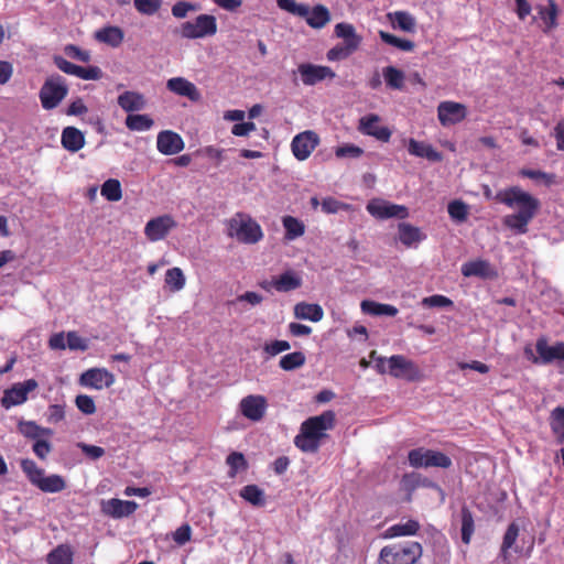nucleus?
<instances>
[{"mask_svg":"<svg viewBox=\"0 0 564 564\" xmlns=\"http://www.w3.org/2000/svg\"><path fill=\"white\" fill-rule=\"evenodd\" d=\"M39 387L35 379H28L23 382L14 383L7 389L1 398V405L10 409L15 405L23 404L28 400V394Z\"/></svg>","mask_w":564,"mask_h":564,"instance_id":"nucleus-10","label":"nucleus"},{"mask_svg":"<svg viewBox=\"0 0 564 564\" xmlns=\"http://www.w3.org/2000/svg\"><path fill=\"white\" fill-rule=\"evenodd\" d=\"M101 196L109 202H118L122 198L121 184L116 178L107 180L100 188Z\"/></svg>","mask_w":564,"mask_h":564,"instance_id":"nucleus-43","label":"nucleus"},{"mask_svg":"<svg viewBox=\"0 0 564 564\" xmlns=\"http://www.w3.org/2000/svg\"><path fill=\"white\" fill-rule=\"evenodd\" d=\"M278 7L294 15H305L307 13V4L297 3L294 0H276Z\"/></svg>","mask_w":564,"mask_h":564,"instance_id":"nucleus-53","label":"nucleus"},{"mask_svg":"<svg viewBox=\"0 0 564 564\" xmlns=\"http://www.w3.org/2000/svg\"><path fill=\"white\" fill-rule=\"evenodd\" d=\"M32 451L39 459L45 460L52 452V445L48 441L39 438L34 442Z\"/></svg>","mask_w":564,"mask_h":564,"instance_id":"nucleus-60","label":"nucleus"},{"mask_svg":"<svg viewBox=\"0 0 564 564\" xmlns=\"http://www.w3.org/2000/svg\"><path fill=\"white\" fill-rule=\"evenodd\" d=\"M154 124L153 119L148 115H128L126 118V127L131 131H148Z\"/></svg>","mask_w":564,"mask_h":564,"instance_id":"nucleus-41","label":"nucleus"},{"mask_svg":"<svg viewBox=\"0 0 564 564\" xmlns=\"http://www.w3.org/2000/svg\"><path fill=\"white\" fill-rule=\"evenodd\" d=\"M306 357L302 351H294L288 355H284L280 361L279 366L284 371H292L297 368H301L305 365Z\"/></svg>","mask_w":564,"mask_h":564,"instance_id":"nucleus-44","label":"nucleus"},{"mask_svg":"<svg viewBox=\"0 0 564 564\" xmlns=\"http://www.w3.org/2000/svg\"><path fill=\"white\" fill-rule=\"evenodd\" d=\"M78 448H80L82 453L93 460H97L105 455V449L97 445H90L86 443H78Z\"/></svg>","mask_w":564,"mask_h":564,"instance_id":"nucleus-62","label":"nucleus"},{"mask_svg":"<svg viewBox=\"0 0 564 564\" xmlns=\"http://www.w3.org/2000/svg\"><path fill=\"white\" fill-rule=\"evenodd\" d=\"M18 431L24 437L34 440V441L41 438L42 436H51L53 434L52 430L42 427L34 421H24V420H21L18 423Z\"/></svg>","mask_w":564,"mask_h":564,"instance_id":"nucleus-32","label":"nucleus"},{"mask_svg":"<svg viewBox=\"0 0 564 564\" xmlns=\"http://www.w3.org/2000/svg\"><path fill=\"white\" fill-rule=\"evenodd\" d=\"M300 17L313 29H322L330 21L329 11L323 4H317L313 9L307 6V13Z\"/></svg>","mask_w":564,"mask_h":564,"instance_id":"nucleus-25","label":"nucleus"},{"mask_svg":"<svg viewBox=\"0 0 564 564\" xmlns=\"http://www.w3.org/2000/svg\"><path fill=\"white\" fill-rule=\"evenodd\" d=\"M422 304L426 307H448L453 305V301L445 295L435 294L424 297Z\"/></svg>","mask_w":564,"mask_h":564,"instance_id":"nucleus-58","label":"nucleus"},{"mask_svg":"<svg viewBox=\"0 0 564 564\" xmlns=\"http://www.w3.org/2000/svg\"><path fill=\"white\" fill-rule=\"evenodd\" d=\"M380 117L371 113L359 120V131L362 134L371 135L381 142H388L391 138V130L386 126H380Z\"/></svg>","mask_w":564,"mask_h":564,"instance_id":"nucleus-18","label":"nucleus"},{"mask_svg":"<svg viewBox=\"0 0 564 564\" xmlns=\"http://www.w3.org/2000/svg\"><path fill=\"white\" fill-rule=\"evenodd\" d=\"M519 525L512 522L508 525L500 549L501 556L506 560L508 557L509 550L514 545L519 536Z\"/></svg>","mask_w":564,"mask_h":564,"instance_id":"nucleus-46","label":"nucleus"},{"mask_svg":"<svg viewBox=\"0 0 564 564\" xmlns=\"http://www.w3.org/2000/svg\"><path fill=\"white\" fill-rule=\"evenodd\" d=\"M494 199L509 208L518 207V212L506 215L502 218L505 227L516 235H524L529 230V224L540 209V200L519 186H511L497 192Z\"/></svg>","mask_w":564,"mask_h":564,"instance_id":"nucleus-1","label":"nucleus"},{"mask_svg":"<svg viewBox=\"0 0 564 564\" xmlns=\"http://www.w3.org/2000/svg\"><path fill=\"white\" fill-rule=\"evenodd\" d=\"M420 523L416 520L410 519L404 523H397L389 527L384 532V538L393 539L399 536L415 535L420 531Z\"/></svg>","mask_w":564,"mask_h":564,"instance_id":"nucleus-28","label":"nucleus"},{"mask_svg":"<svg viewBox=\"0 0 564 564\" xmlns=\"http://www.w3.org/2000/svg\"><path fill=\"white\" fill-rule=\"evenodd\" d=\"M164 281L171 292L181 291L186 282L183 271L177 267L166 271Z\"/></svg>","mask_w":564,"mask_h":564,"instance_id":"nucleus-42","label":"nucleus"},{"mask_svg":"<svg viewBox=\"0 0 564 564\" xmlns=\"http://www.w3.org/2000/svg\"><path fill=\"white\" fill-rule=\"evenodd\" d=\"M337 37L344 40L345 46L350 50H357L361 43V37L356 33L355 28L350 23L340 22L335 26Z\"/></svg>","mask_w":564,"mask_h":564,"instance_id":"nucleus-27","label":"nucleus"},{"mask_svg":"<svg viewBox=\"0 0 564 564\" xmlns=\"http://www.w3.org/2000/svg\"><path fill=\"white\" fill-rule=\"evenodd\" d=\"M79 382L84 387L101 390L113 384L115 376L105 368H91L82 373Z\"/></svg>","mask_w":564,"mask_h":564,"instance_id":"nucleus-17","label":"nucleus"},{"mask_svg":"<svg viewBox=\"0 0 564 564\" xmlns=\"http://www.w3.org/2000/svg\"><path fill=\"white\" fill-rule=\"evenodd\" d=\"M448 215L457 221H465L468 217V207L462 200H453L447 206Z\"/></svg>","mask_w":564,"mask_h":564,"instance_id":"nucleus-51","label":"nucleus"},{"mask_svg":"<svg viewBox=\"0 0 564 564\" xmlns=\"http://www.w3.org/2000/svg\"><path fill=\"white\" fill-rule=\"evenodd\" d=\"M282 224L285 229L284 238L286 240H294L305 232V225L302 220L293 216H284Z\"/></svg>","mask_w":564,"mask_h":564,"instance_id":"nucleus-34","label":"nucleus"},{"mask_svg":"<svg viewBox=\"0 0 564 564\" xmlns=\"http://www.w3.org/2000/svg\"><path fill=\"white\" fill-rule=\"evenodd\" d=\"M291 348V345L286 340H273L263 345V352L268 358L274 357L283 351Z\"/></svg>","mask_w":564,"mask_h":564,"instance_id":"nucleus-54","label":"nucleus"},{"mask_svg":"<svg viewBox=\"0 0 564 564\" xmlns=\"http://www.w3.org/2000/svg\"><path fill=\"white\" fill-rule=\"evenodd\" d=\"M68 87L61 75L47 77L40 89L39 97L41 105L45 110L56 108L67 96Z\"/></svg>","mask_w":564,"mask_h":564,"instance_id":"nucleus-6","label":"nucleus"},{"mask_svg":"<svg viewBox=\"0 0 564 564\" xmlns=\"http://www.w3.org/2000/svg\"><path fill=\"white\" fill-rule=\"evenodd\" d=\"M176 225V221L171 215H162L147 223L144 235L150 241H159L164 239Z\"/></svg>","mask_w":564,"mask_h":564,"instance_id":"nucleus-15","label":"nucleus"},{"mask_svg":"<svg viewBox=\"0 0 564 564\" xmlns=\"http://www.w3.org/2000/svg\"><path fill=\"white\" fill-rule=\"evenodd\" d=\"M20 467L31 485L45 494H57L66 489L67 484L63 476L57 474L45 475V470L30 458H23Z\"/></svg>","mask_w":564,"mask_h":564,"instance_id":"nucleus-3","label":"nucleus"},{"mask_svg":"<svg viewBox=\"0 0 564 564\" xmlns=\"http://www.w3.org/2000/svg\"><path fill=\"white\" fill-rule=\"evenodd\" d=\"M200 9L199 4L187 1H177L172 6V15L176 19H184L189 12H195Z\"/></svg>","mask_w":564,"mask_h":564,"instance_id":"nucleus-52","label":"nucleus"},{"mask_svg":"<svg viewBox=\"0 0 564 564\" xmlns=\"http://www.w3.org/2000/svg\"><path fill=\"white\" fill-rule=\"evenodd\" d=\"M393 22L405 32H414L415 19L405 11H397L393 13Z\"/></svg>","mask_w":564,"mask_h":564,"instance_id":"nucleus-50","label":"nucleus"},{"mask_svg":"<svg viewBox=\"0 0 564 564\" xmlns=\"http://www.w3.org/2000/svg\"><path fill=\"white\" fill-rule=\"evenodd\" d=\"M348 205L345 203H341L333 197L324 198L322 202V210L327 214H336L340 209H347Z\"/></svg>","mask_w":564,"mask_h":564,"instance_id":"nucleus-64","label":"nucleus"},{"mask_svg":"<svg viewBox=\"0 0 564 564\" xmlns=\"http://www.w3.org/2000/svg\"><path fill=\"white\" fill-rule=\"evenodd\" d=\"M275 290L278 292H290L302 285V280L292 271H286L275 278Z\"/></svg>","mask_w":564,"mask_h":564,"instance_id":"nucleus-35","label":"nucleus"},{"mask_svg":"<svg viewBox=\"0 0 564 564\" xmlns=\"http://www.w3.org/2000/svg\"><path fill=\"white\" fill-rule=\"evenodd\" d=\"M66 339H67V347L70 350L85 351L88 349L87 340L85 338L80 337L76 332H68Z\"/></svg>","mask_w":564,"mask_h":564,"instance_id":"nucleus-59","label":"nucleus"},{"mask_svg":"<svg viewBox=\"0 0 564 564\" xmlns=\"http://www.w3.org/2000/svg\"><path fill=\"white\" fill-rule=\"evenodd\" d=\"M47 564H73L74 550L69 544H58L46 555Z\"/></svg>","mask_w":564,"mask_h":564,"instance_id":"nucleus-31","label":"nucleus"},{"mask_svg":"<svg viewBox=\"0 0 564 564\" xmlns=\"http://www.w3.org/2000/svg\"><path fill=\"white\" fill-rule=\"evenodd\" d=\"M95 37L111 47H118L123 42L124 33L119 26H105L96 32Z\"/></svg>","mask_w":564,"mask_h":564,"instance_id":"nucleus-29","label":"nucleus"},{"mask_svg":"<svg viewBox=\"0 0 564 564\" xmlns=\"http://www.w3.org/2000/svg\"><path fill=\"white\" fill-rule=\"evenodd\" d=\"M386 84L391 89L401 90L404 87V73L394 66H387L382 70Z\"/></svg>","mask_w":564,"mask_h":564,"instance_id":"nucleus-40","label":"nucleus"},{"mask_svg":"<svg viewBox=\"0 0 564 564\" xmlns=\"http://www.w3.org/2000/svg\"><path fill=\"white\" fill-rule=\"evenodd\" d=\"M462 274L464 276L496 279L498 271L487 260H474L462 265Z\"/></svg>","mask_w":564,"mask_h":564,"instance_id":"nucleus-22","label":"nucleus"},{"mask_svg":"<svg viewBox=\"0 0 564 564\" xmlns=\"http://www.w3.org/2000/svg\"><path fill=\"white\" fill-rule=\"evenodd\" d=\"M364 153V150L360 147L355 144H344L341 147L336 148L335 155L339 159L341 158H359Z\"/></svg>","mask_w":564,"mask_h":564,"instance_id":"nucleus-57","label":"nucleus"},{"mask_svg":"<svg viewBox=\"0 0 564 564\" xmlns=\"http://www.w3.org/2000/svg\"><path fill=\"white\" fill-rule=\"evenodd\" d=\"M118 105L127 112L142 110L145 107V98L142 94L127 90L118 96Z\"/></svg>","mask_w":564,"mask_h":564,"instance_id":"nucleus-26","label":"nucleus"},{"mask_svg":"<svg viewBox=\"0 0 564 564\" xmlns=\"http://www.w3.org/2000/svg\"><path fill=\"white\" fill-rule=\"evenodd\" d=\"M319 144V137L312 130H306L296 134L291 142L293 155L299 161H305Z\"/></svg>","mask_w":564,"mask_h":564,"instance_id":"nucleus-12","label":"nucleus"},{"mask_svg":"<svg viewBox=\"0 0 564 564\" xmlns=\"http://www.w3.org/2000/svg\"><path fill=\"white\" fill-rule=\"evenodd\" d=\"M467 117L465 105L456 101H442L437 106V118L443 127L462 122Z\"/></svg>","mask_w":564,"mask_h":564,"instance_id":"nucleus-14","label":"nucleus"},{"mask_svg":"<svg viewBox=\"0 0 564 564\" xmlns=\"http://www.w3.org/2000/svg\"><path fill=\"white\" fill-rule=\"evenodd\" d=\"M297 70L301 75L302 83L306 86H313L325 79H333L336 76L330 67L311 63L300 64Z\"/></svg>","mask_w":564,"mask_h":564,"instance_id":"nucleus-16","label":"nucleus"},{"mask_svg":"<svg viewBox=\"0 0 564 564\" xmlns=\"http://www.w3.org/2000/svg\"><path fill=\"white\" fill-rule=\"evenodd\" d=\"M137 509L138 503L135 501L121 500L118 498L101 501V512L113 519L129 517L133 514Z\"/></svg>","mask_w":564,"mask_h":564,"instance_id":"nucleus-19","label":"nucleus"},{"mask_svg":"<svg viewBox=\"0 0 564 564\" xmlns=\"http://www.w3.org/2000/svg\"><path fill=\"white\" fill-rule=\"evenodd\" d=\"M336 415L332 410L305 420L300 433L294 438L295 446L304 453H316L322 441L327 437L326 432L335 426Z\"/></svg>","mask_w":564,"mask_h":564,"instance_id":"nucleus-2","label":"nucleus"},{"mask_svg":"<svg viewBox=\"0 0 564 564\" xmlns=\"http://www.w3.org/2000/svg\"><path fill=\"white\" fill-rule=\"evenodd\" d=\"M519 175L535 181H543L546 185H551L554 182V175L547 174L540 170L521 169Z\"/></svg>","mask_w":564,"mask_h":564,"instance_id":"nucleus-55","label":"nucleus"},{"mask_svg":"<svg viewBox=\"0 0 564 564\" xmlns=\"http://www.w3.org/2000/svg\"><path fill=\"white\" fill-rule=\"evenodd\" d=\"M399 239L404 246L411 247L414 242L422 240V235L417 227L401 223L399 224Z\"/></svg>","mask_w":564,"mask_h":564,"instance_id":"nucleus-38","label":"nucleus"},{"mask_svg":"<svg viewBox=\"0 0 564 564\" xmlns=\"http://www.w3.org/2000/svg\"><path fill=\"white\" fill-rule=\"evenodd\" d=\"M408 152L413 156L427 159L431 162H441L443 160L442 153L436 151L431 144L413 138L408 141Z\"/></svg>","mask_w":564,"mask_h":564,"instance_id":"nucleus-23","label":"nucleus"},{"mask_svg":"<svg viewBox=\"0 0 564 564\" xmlns=\"http://www.w3.org/2000/svg\"><path fill=\"white\" fill-rule=\"evenodd\" d=\"M367 212L379 219L399 218L409 216V210L403 205L393 204L383 199H372L367 204Z\"/></svg>","mask_w":564,"mask_h":564,"instance_id":"nucleus-11","label":"nucleus"},{"mask_svg":"<svg viewBox=\"0 0 564 564\" xmlns=\"http://www.w3.org/2000/svg\"><path fill=\"white\" fill-rule=\"evenodd\" d=\"M75 403L84 414H93L96 412V405L91 397L79 394L76 397Z\"/></svg>","mask_w":564,"mask_h":564,"instance_id":"nucleus-61","label":"nucleus"},{"mask_svg":"<svg viewBox=\"0 0 564 564\" xmlns=\"http://www.w3.org/2000/svg\"><path fill=\"white\" fill-rule=\"evenodd\" d=\"M135 10L143 15H154L162 7V0H133Z\"/></svg>","mask_w":564,"mask_h":564,"instance_id":"nucleus-49","label":"nucleus"},{"mask_svg":"<svg viewBox=\"0 0 564 564\" xmlns=\"http://www.w3.org/2000/svg\"><path fill=\"white\" fill-rule=\"evenodd\" d=\"M166 88L183 97H187L191 101H198L200 99V93L197 87L184 77H173L166 83Z\"/></svg>","mask_w":564,"mask_h":564,"instance_id":"nucleus-21","label":"nucleus"},{"mask_svg":"<svg viewBox=\"0 0 564 564\" xmlns=\"http://www.w3.org/2000/svg\"><path fill=\"white\" fill-rule=\"evenodd\" d=\"M240 497L254 507L265 505L264 491L257 485H247L240 490Z\"/></svg>","mask_w":564,"mask_h":564,"instance_id":"nucleus-36","label":"nucleus"},{"mask_svg":"<svg viewBox=\"0 0 564 564\" xmlns=\"http://www.w3.org/2000/svg\"><path fill=\"white\" fill-rule=\"evenodd\" d=\"M539 14L545 24L544 32L556 28L558 9L555 0H549L547 7L541 8Z\"/></svg>","mask_w":564,"mask_h":564,"instance_id":"nucleus-39","label":"nucleus"},{"mask_svg":"<svg viewBox=\"0 0 564 564\" xmlns=\"http://www.w3.org/2000/svg\"><path fill=\"white\" fill-rule=\"evenodd\" d=\"M379 36L386 44L394 46L403 52H411L415 47V44L412 41L400 39L389 32L380 31Z\"/></svg>","mask_w":564,"mask_h":564,"instance_id":"nucleus-47","label":"nucleus"},{"mask_svg":"<svg viewBox=\"0 0 564 564\" xmlns=\"http://www.w3.org/2000/svg\"><path fill=\"white\" fill-rule=\"evenodd\" d=\"M389 375L395 379L410 382L420 381L422 373L419 366L403 355H392L388 358Z\"/></svg>","mask_w":564,"mask_h":564,"instance_id":"nucleus-9","label":"nucleus"},{"mask_svg":"<svg viewBox=\"0 0 564 564\" xmlns=\"http://www.w3.org/2000/svg\"><path fill=\"white\" fill-rule=\"evenodd\" d=\"M408 460L414 468H449L452 466V459L446 454L424 447L411 449L408 454Z\"/></svg>","mask_w":564,"mask_h":564,"instance_id":"nucleus-8","label":"nucleus"},{"mask_svg":"<svg viewBox=\"0 0 564 564\" xmlns=\"http://www.w3.org/2000/svg\"><path fill=\"white\" fill-rule=\"evenodd\" d=\"M227 234L239 242L253 245L263 238L261 226L246 213H236L227 221Z\"/></svg>","mask_w":564,"mask_h":564,"instance_id":"nucleus-5","label":"nucleus"},{"mask_svg":"<svg viewBox=\"0 0 564 564\" xmlns=\"http://www.w3.org/2000/svg\"><path fill=\"white\" fill-rule=\"evenodd\" d=\"M420 542L405 541L383 546L378 556V564H415L422 557Z\"/></svg>","mask_w":564,"mask_h":564,"instance_id":"nucleus-4","label":"nucleus"},{"mask_svg":"<svg viewBox=\"0 0 564 564\" xmlns=\"http://www.w3.org/2000/svg\"><path fill=\"white\" fill-rule=\"evenodd\" d=\"M294 315L300 319L319 322L324 316V312L319 304L300 302L294 306Z\"/></svg>","mask_w":564,"mask_h":564,"instance_id":"nucleus-30","label":"nucleus"},{"mask_svg":"<svg viewBox=\"0 0 564 564\" xmlns=\"http://www.w3.org/2000/svg\"><path fill=\"white\" fill-rule=\"evenodd\" d=\"M185 144L182 137L171 130L159 132L156 138V148L164 155H173L180 153Z\"/></svg>","mask_w":564,"mask_h":564,"instance_id":"nucleus-20","label":"nucleus"},{"mask_svg":"<svg viewBox=\"0 0 564 564\" xmlns=\"http://www.w3.org/2000/svg\"><path fill=\"white\" fill-rule=\"evenodd\" d=\"M551 430L558 444H564V408L557 406L551 412Z\"/></svg>","mask_w":564,"mask_h":564,"instance_id":"nucleus-37","label":"nucleus"},{"mask_svg":"<svg viewBox=\"0 0 564 564\" xmlns=\"http://www.w3.org/2000/svg\"><path fill=\"white\" fill-rule=\"evenodd\" d=\"M356 50H350L345 44H337L333 48H330L327 52V58L329 61H339L347 58L349 55H351Z\"/></svg>","mask_w":564,"mask_h":564,"instance_id":"nucleus-63","label":"nucleus"},{"mask_svg":"<svg viewBox=\"0 0 564 564\" xmlns=\"http://www.w3.org/2000/svg\"><path fill=\"white\" fill-rule=\"evenodd\" d=\"M217 33V20L212 14H199L194 21H186L180 26L183 39L195 40L213 36Z\"/></svg>","mask_w":564,"mask_h":564,"instance_id":"nucleus-7","label":"nucleus"},{"mask_svg":"<svg viewBox=\"0 0 564 564\" xmlns=\"http://www.w3.org/2000/svg\"><path fill=\"white\" fill-rule=\"evenodd\" d=\"M62 145L69 152H77L85 145L84 133L75 127H66L62 131Z\"/></svg>","mask_w":564,"mask_h":564,"instance_id":"nucleus-24","label":"nucleus"},{"mask_svg":"<svg viewBox=\"0 0 564 564\" xmlns=\"http://www.w3.org/2000/svg\"><path fill=\"white\" fill-rule=\"evenodd\" d=\"M229 466V476L235 477L239 471L248 469V462L240 452H232L226 458Z\"/></svg>","mask_w":564,"mask_h":564,"instance_id":"nucleus-48","label":"nucleus"},{"mask_svg":"<svg viewBox=\"0 0 564 564\" xmlns=\"http://www.w3.org/2000/svg\"><path fill=\"white\" fill-rule=\"evenodd\" d=\"M75 76L85 80H98L101 78L102 72L98 66L83 67L78 65Z\"/></svg>","mask_w":564,"mask_h":564,"instance_id":"nucleus-56","label":"nucleus"},{"mask_svg":"<svg viewBox=\"0 0 564 564\" xmlns=\"http://www.w3.org/2000/svg\"><path fill=\"white\" fill-rule=\"evenodd\" d=\"M462 518V541L465 544L470 542L471 535L475 530L474 517L471 511L467 507H463L460 510Z\"/></svg>","mask_w":564,"mask_h":564,"instance_id":"nucleus-45","label":"nucleus"},{"mask_svg":"<svg viewBox=\"0 0 564 564\" xmlns=\"http://www.w3.org/2000/svg\"><path fill=\"white\" fill-rule=\"evenodd\" d=\"M360 306L364 313L370 315L395 316L398 314V308L395 306L390 304H381L369 300L362 301Z\"/></svg>","mask_w":564,"mask_h":564,"instance_id":"nucleus-33","label":"nucleus"},{"mask_svg":"<svg viewBox=\"0 0 564 564\" xmlns=\"http://www.w3.org/2000/svg\"><path fill=\"white\" fill-rule=\"evenodd\" d=\"M268 409V400L261 394H249L239 402L240 413L252 422L261 421Z\"/></svg>","mask_w":564,"mask_h":564,"instance_id":"nucleus-13","label":"nucleus"}]
</instances>
